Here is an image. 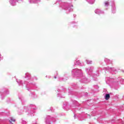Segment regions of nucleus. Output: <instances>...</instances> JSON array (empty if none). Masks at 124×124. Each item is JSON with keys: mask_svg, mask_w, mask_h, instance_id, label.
I'll return each instance as SVG.
<instances>
[{"mask_svg": "<svg viewBox=\"0 0 124 124\" xmlns=\"http://www.w3.org/2000/svg\"><path fill=\"white\" fill-rule=\"evenodd\" d=\"M74 73H75L76 75H78V74L82 75V71L78 69H73L72 71V74H74Z\"/></svg>", "mask_w": 124, "mask_h": 124, "instance_id": "nucleus-1", "label": "nucleus"}, {"mask_svg": "<svg viewBox=\"0 0 124 124\" xmlns=\"http://www.w3.org/2000/svg\"><path fill=\"white\" fill-rule=\"evenodd\" d=\"M87 72L88 73H89V74H91V73H92V72H93V68H89L88 69H87Z\"/></svg>", "mask_w": 124, "mask_h": 124, "instance_id": "nucleus-2", "label": "nucleus"}, {"mask_svg": "<svg viewBox=\"0 0 124 124\" xmlns=\"http://www.w3.org/2000/svg\"><path fill=\"white\" fill-rule=\"evenodd\" d=\"M105 98L106 100H108L110 98V94H106L105 96Z\"/></svg>", "mask_w": 124, "mask_h": 124, "instance_id": "nucleus-3", "label": "nucleus"}, {"mask_svg": "<svg viewBox=\"0 0 124 124\" xmlns=\"http://www.w3.org/2000/svg\"><path fill=\"white\" fill-rule=\"evenodd\" d=\"M12 122H15V119H14L13 117H11L10 122L11 124Z\"/></svg>", "mask_w": 124, "mask_h": 124, "instance_id": "nucleus-4", "label": "nucleus"}, {"mask_svg": "<svg viewBox=\"0 0 124 124\" xmlns=\"http://www.w3.org/2000/svg\"><path fill=\"white\" fill-rule=\"evenodd\" d=\"M81 62H80L79 61H78L76 62L75 63L76 65H79V64H80Z\"/></svg>", "mask_w": 124, "mask_h": 124, "instance_id": "nucleus-5", "label": "nucleus"}, {"mask_svg": "<svg viewBox=\"0 0 124 124\" xmlns=\"http://www.w3.org/2000/svg\"><path fill=\"white\" fill-rule=\"evenodd\" d=\"M87 63L88 64H91V63H92V61L89 60H87Z\"/></svg>", "mask_w": 124, "mask_h": 124, "instance_id": "nucleus-6", "label": "nucleus"}, {"mask_svg": "<svg viewBox=\"0 0 124 124\" xmlns=\"http://www.w3.org/2000/svg\"><path fill=\"white\" fill-rule=\"evenodd\" d=\"M105 5H109V3L106 2L105 3Z\"/></svg>", "mask_w": 124, "mask_h": 124, "instance_id": "nucleus-7", "label": "nucleus"}, {"mask_svg": "<svg viewBox=\"0 0 124 124\" xmlns=\"http://www.w3.org/2000/svg\"><path fill=\"white\" fill-rule=\"evenodd\" d=\"M22 124H27V123L26 122V121H23Z\"/></svg>", "mask_w": 124, "mask_h": 124, "instance_id": "nucleus-8", "label": "nucleus"}, {"mask_svg": "<svg viewBox=\"0 0 124 124\" xmlns=\"http://www.w3.org/2000/svg\"><path fill=\"white\" fill-rule=\"evenodd\" d=\"M28 75H29V73H26V76H28Z\"/></svg>", "mask_w": 124, "mask_h": 124, "instance_id": "nucleus-9", "label": "nucleus"}, {"mask_svg": "<svg viewBox=\"0 0 124 124\" xmlns=\"http://www.w3.org/2000/svg\"><path fill=\"white\" fill-rule=\"evenodd\" d=\"M54 78L56 79V78H57V77H54Z\"/></svg>", "mask_w": 124, "mask_h": 124, "instance_id": "nucleus-10", "label": "nucleus"}, {"mask_svg": "<svg viewBox=\"0 0 124 124\" xmlns=\"http://www.w3.org/2000/svg\"><path fill=\"white\" fill-rule=\"evenodd\" d=\"M18 83H19V81H17Z\"/></svg>", "mask_w": 124, "mask_h": 124, "instance_id": "nucleus-11", "label": "nucleus"}]
</instances>
